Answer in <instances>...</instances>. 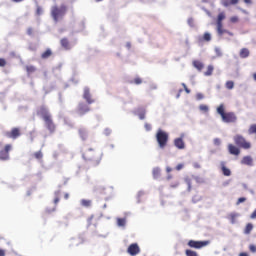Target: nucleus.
<instances>
[{
  "label": "nucleus",
  "mask_w": 256,
  "mask_h": 256,
  "mask_svg": "<svg viewBox=\"0 0 256 256\" xmlns=\"http://www.w3.org/2000/svg\"><path fill=\"white\" fill-rule=\"evenodd\" d=\"M67 11H68V8H67V5L65 4H62L60 6H52L50 15L54 23H59V21H61V19H63V17L67 15Z\"/></svg>",
  "instance_id": "obj_1"
},
{
  "label": "nucleus",
  "mask_w": 256,
  "mask_h": 256,
  "mask_svg": "<svg viewBox=\"0 0 256 256\" xmlns=\"http://www.w3.org/2000/svg\"><path fill=\"white\" fill-rule=\"evenodd\" d=\"M217 113L224 123H237V114L235 112H225V105L220 104Z\"/></svg>",
  "instance_id": "obj_2"
},
{
  "label": "nucleus",
  "mask_w": 256,
  "mask_h": 256,
  "mask_svg": "<svg viewBox=\"0 0 256 256\" xmlns=\"http://www.w3.org/2000/svg\"><path fill=\"white\" fill-rule=\"evenodd\" d=\"M223 19H225V12H221L218 14V18H217V34L218 37H220L221 39H227V37H225V35H230V37H233V32H230L227 29L223 28Z\"/></svg>",
  "instance_id": "obj_3"
},
{
  "label": "nucleus",
  "mask_w": 256,
  "mask_h": 256,
  "mask_svg": "<svg viewBox=\"0 0 256 256\" xmlns=\"http://www.w3.org/2000/svg\"><path fill=\"white\" fill-rule=\"evenodd\" d=\"M82 157L83 159H85V161H91L92 165L94 166L99 165V163H101V156H99V154H97V152L93 148L86 150L83 153Z\"/></svg>",
  "instance_id": "obj_4"
},
{
  "label": "nucleus",
  "mask_w": 256,
  "mask_h": 256,
  "mask_svg": "<svg viewBox=\"0 0 256 256\" xmlns=\"http://www.w3.org/2000/svg\"><path fill=\"white\" fill-rule=\"evenodd\" d=\"M156 141L160 149H165L169 143V134L163 130H158L156 133Z\"/></svg>",
  "instance_id": "obj_5"
},
{
  "label": "nucleus",
  "mask_w": 256,
  "mask_h": 256,
  "mask_svg": "<svg viewBox=\"0 0 256 256\" xmlns=\"http://www.w3.org/2000/svg\"><path fill=\"white\" fill-rule=\"evenodd\" d=\"M233 141L235 145L240 149H245V150L251 149V142L247 141V139H245V137H243V135L241 134L235 135L233 137Z\"/></svg>",
  "instance_id": "obj_6"
},
{
  "label": "nucleus",
  "mask_w": 256,
  "mask_h": 256,
  "mask_svg": "<svg viewBox=\"0 0 256 256\" xmlns=\"http://www.w3.org/2000/svg\"><path fill=\"white\" fill-rule=\"evenodd\" d=\"M187 245H188V247H190V249H203L204 247L211 245V241H209V240H203V241L189 240Z\"/></svg>",
  "instance_id": "obj_7"
},
{
  "label": "nucleus",
  "mask_w": 256,
  "mask_h": 256,
  "mask_svg": "<svg viewBox=\"0 0 256 256\" xmlns=\"http://www.w3.org/2000/svg\"><path fill=\"white\" fill-rule=\"evenodd\" d=\"M13 149L11 144H6L3 149L0 150V161H9V151Z\"/></svg>",
  "instance_id": "obj_8"
},
{
  "label": "nucleus",
  "mask_w": 256,
  "mask_h": 256,
  "mask_svg": "<svg viewBox=\"0 0 256 256\" xmlns=\"http://www.w3.org/2000/svg\"><path fill=\"white\" fill-rule=\"evenodd\" d=\"M91 111V108L87 105L85 102H80L77 107V113L80 115V117H83V115H87Z\"/></svg>",
  "instance_id": "obj_9"
},
{
  "label": "nucleus",
  "mask_w": 256,
  "mask_h": 256,
  "mask_svg": "<svg viewBox=\"0 0 256 256\" xmlns=\"http://www.w3.org/2000/svg\"><path fill=\"white\" fill-rule=\"evenodd\" d=\"M5 137L8 139H18V137H21V129L14 127L11 131L5 132Z\"/></svg>",
  "instance_id": "obj_10"
},
{
  "label": "nucleus",
  "mask_w": 256,
  "mask_h": 256,
  "mask_svg": "<svg viewBox=\"0 0 256 256\" xmlns=\"http://www.w3.org/2000/svg\"><path fill=\"white\" fill-rule=\"evenodd\" d=\"M127 253L131 256L139 255V253H141V248H139V244H130L127 249Z\"/></svg>",
  "instance_id": "obj_11"
},
{
  "label": "nucleus",
  "mask_w": 256,
  "mask_h": 256,
  "mask_svg": "<svg viewBox=\"0 0 256 256\" xmlns=\"http://www.w3.org/2000/svg\"><path fill=\"white\" fill-rule=\"evenodd\" d=\"M44 123H45L46 129H48L49 133H53L57 129V126L53 122L52 116H50V118H46L44 120Z\"/></svg>",
  "instance_id": "obj_12"
},
{
  "label": "nucleus",
  "mask_w": 256,
  "mask_h": 256,
  "mask_svg": "<svg viewBox=\"0 0 256 256\" xmlns=\"http://www.w3.org/2000/svg\"><path fill=\"white\" fill-rule=\"evenodd\" d=\"M37 115H41L43 121H45V119H49L51 117V113H49V109H47V107H45V106H41L38 109Z\"/></svg>",
  "instance_id": "obj_13"
},
{
  "label": "nucleus",
  "mask_w": 256,
  "mask_h": 256,
  "mask_svg": "<svg viewBox=\"0 0 256 256\" xmlns=\"http://www.w3.org/2000/svg\"><path fill=\"white\" fill-rule=\"evenodd\" d=\"M83 99H85L88 105H92V103H95V99L91 97V90L89 89V87L84 88Z\"/></svg>",
  "instance_id": "obj_14"
},
{
  "label": "nucleus",
  "mask_w": 256,
  "mask_h": 256,
  "mask_svg": "<svg viewBox=\"0 0 256 256\" xmlns=\"http://www.w3.org/2000/svg\"><path fill=\"white\" fill-rule=\"evenodd\" d=\"M228 151H229L230 155H236V156L240 155V153H241V150L233 144L228 145Z\"/></svg>",
  "instance_id": "obj_15"
},
{
  "label": "nucleus",
  "mask_w": 256,
  "mask_h": 256,
  "mask_svg": "<svg viewBox=\"0 0 256 256\" xmlns=\"http://www.w3.org/2000/svg\"><path fill=\"white\" fill-rule=\"evenodd\" d=\"M60 45L63 47V49H66V51H69L71 49V43H69V39L67 38H62L60 40Z\"/></svg>",
  "instance_id": "obj_16"
},
{
  "label": "nucleus",
  "mask_w": 256,
  "mask_h": 256,
  "mask_svg": "<svg viewBox=\"0 0 256 256\" xmlns=\"http://www.w3.org/2000/svg\"><path fill=\"white\" fill-rule=\"evenodd\" d=\"M174 145L177 149H185V142L183 141V138H176L174 140Z\"/></svg>",
  "instance_id": "obj_17"
},
{
  "label": "nucleus",
  "mask_w": 256,
  "mask_h": 256,
  "mask_svg": "<svg viewBox=\"0 0 256 256\" xmlns=\"http://www.w3.org/2000/svg\"><path fill=\"white\" fill-rule=\"evenodd\" d=\"M241 164L251 167V165H253V158L251 156H244L241 160Z\"/></svg>",
  "instance_id": "obj_18"
},
{
  "label": "nucleus",
  "mask_w": 256,
  "mask_h": 256,
  "mask_svg": "<svg viewBox=\"0 0 256 256\" xmlns=\"http://www.w3.org/2000/svg\"><path fill=\"white\" fill-rule=\"evenodd\" d=\"M192 65H193V67H195V69H197V71H203V68L205 67L203 62H201L199 60H194L192 62Z\"/></svg>",
  "instance_id": "obj_19"
},
{
  "label": "nucleus",
  "mask_w": 256,
  "mask_h": 256,
  "mask_svg": "<svg viewBox=\"0 0 256 256\" xmlns=\"http://www.w3.org/2000/svg\"><path fill=\"white\" fill-rule=\"evenodd\" d=\"M223 7H230V5H237L239 0H221Z\"/></svg>",
  "instance_id": "obj_20"
},
{
  "label": "nucleus",
  "mask_w": 256,
  "mask_h": 256,
  "mask_svg": "<svg viewBox=\"0 0 256 256\" xmlns=\"http://www.w3.org/2000/svg\"><path fill=\"white\" fill-rule=\"evenodd\" d=\"M221 170L225 177H231V170L227 167H225V163H221Z\"/></svg>",
  "instance_id": "obj_21"
},
{
  "label": "nucleus",
  "mask_w": 256,
  "mask_h": 256,
  "mask_svg": "<svg viewBox=\"0 0 256 256\" xmlns=\"http://www.w3.org/2000/svg\"><path fill=\"white\" fill-rule=\"evenodd\" d=\"M239 55H240L241 59H247V57H249V55H250L249 49H247V48H242V49L240 50Z\"/></svg>",
  "instance_id": "obj_22"
},
{
  "label": "nucleus",
  "mask_w": 256,
  "mask_h": 256,
  "mask_svg": "<svg viewBox=\"0 0 256 256\" xmlns=\"http://www.w3.org/2000/svg\"><path fill=\"white\" fill-rule=\"evenodd\" d=\"M78 133L82 139V141H87V130L85 128H80Z\"/></svg>",
  "instance_id": "obj_23"
},
{
  "label": "nucleus",
  "mask_w": 256,
  "mask_h": 256,
  "mask_svg": "<svg viewBox=\"0 0 256 256\" xmlns=\"http://www.w3.org/2000/svg\"><path fill=\"white\" fill-rule=\"evenodd\" d=\"M53 55V51L50 48L46 49L45 52L41 54V59H49Z\"/></svg>",
  "instance_id": "obj_24"
},
{
  "label": "nucleus",
  "mask_w": 256,
  "mask_h": 256,
  "mask_svg": "<svg viewBox=\"0 0 256 256\" xmlns=\"http://www.w3.org/2000/svg\"><path fill=\"white\" fill-rule=\"evenodd\" d=\"M213 71H215V67L213 65H208L207 71L204 72L205 77H211Z\"/></svg>",
  "instance_id": "obj_25"
},
{
  "label": "nucleus",
  "mask_w": 256,
  "mask_h": 256,
  "mask_svg": "<svg viewBox=\"0 0 256 256\" xmlns=\"http://www.w3.org/2000/svg\"><path fill=\"white\" fill-rule=\"evenodd\" d=\"M61 201V190L54 192V205H57Z\"/></svg>",
  "instance_id": "obj_26"
},
{
  "label": "nucleus",
  "mask_w": 256,
  "mask_h": 256,
  "mask_svg": "<svg viewBox=\"0 0 256 256\" xmlns=\"http://www.w3.org/2000/svg\"><path fill=\"white\" fill-rule=\"evenodd\" d=\"M152 175L154 179H158V177H161V168L159 167L154 168L152 171Z\"/></svg>",
  "instance_id": "obj_27"
},
{
  "label": "nucleus",
  "mask_w": 256,
  "mask_h": 256,
  "mask_svg": "<svg viewBox=\"0 0 256 256\" xmlns=\"http://www.w3.org/2000/svg\"><path fill=\"white\" fill-rule=\"evenodd\" d=\"M253 231V224L248 223L244 229L245 235H249Z\"/></svg>",
  "instance_id": "obj_28"
},
{
  "label": "nucleus",
  "mask_w": 256,
  "mask_h": 256,
  "mask_svg": "<svg viewBox=\"0 0 256 256\" xmlns=\"http://www.w3.org/2000/svg\"><path fill=\"white\" fill-rule=\"evenodd\" d=\"M126 223H127V219H125V218H118L117 219L118 227H125Z\"/></svg>",
  "instance_id": "obj_29"
},
{
  "label": "nucleus",
  "mask_w": 256,
  "mask_h": 256,
  "mask_svg": "<svg viewBox=\"0 0 256 256\" xmlns=\"http://www.w3.org/2000/svg\"><path fill=\"white\" fill-rule=\"evenodd\" d=\"M33 157H34V159L41 161V159H43V152L41 150L37 151L33 154Z\"/></svg>",
  "instance_id": "obj_30"
},
{
  "label": "nucleus",
  "mask_w": 256,
  "mask_h": 256,
  "mask_svg": "<svg viewBox=\"0 0 256 256\" xmlns=\"http://www.w3.org/2000/svg\"><path fill=\"white\" fill-rule=\"evenodd\" d=\"M185 255L186 256H199V254L196 251L191 250V249L185 250Z\"/></svg>",
  "instance_id": "obj_31"
},
{
  "label": "nucleus",
  "mask_w": 256,
  "mask_h": 256,
  "mask_svg": "<svg viewBox=\"0 0 256 256\" xmlns=\"http://www.w3.org/2000/svg\"><path fill=\"white\" fill-rule=\"evenodd\" d=\"M200 40L206 41L207 43H209V41H211V34L209 32H205L202 39Z\"/></svg>",
  "instance_id": "obj_32"
},
{
  "label": "nucleus",
  "mask_w": 256,
  "mask_h": 256,
  "mask_svg": "<svg viewBox=\"0 0 256 256\" xmlns=\"http://www.w3.org/2000/svg\"><path fill=\"white\" fill-rule=\"evenodd\" d=\"M82 207H91V200H87V199H82L80 201Z\"/></svg>",
  "instance_id": "obj_33"
},
{
  "label": "nucleus",
  "mask_w": 256,
  "mask_h": 256,
  "mask_svg": "<svg viewBox=\"0 0 256 256\" xmlns=\"http://www.w3.org/2000/svg\"><path fill=\"white\" fill-rule=\"evenodd\" d=\"M228 219H229V221H231L232 224H234L236 219H237V214L236 213H230L228 215Z\"/></svg>",
  "instance_id": "obj_34"
},
{
  "label": "nucleus",
  "mask_w": 256,
  "mask_h": 256,
  "mask_svg": "<svg viewBox=\"0 0 256 256\" xmlns=\"http://www.w3.org/2000/svg\"><path fill=\"white\" fill-rule=\"evenodd\" d=\"M199 110L202 111L203 113H208L209 112V106H207L205 104H201L199 106Z\"/></svg>",
  "instance_id": "obj_35"
},
{
  "label": "nucleus",
  "mask_w": 256,
  "mask_h": 256,
  "mask_svg": "<svg viewBox=\"0 0 256 256\" xmlns=\"http://www.w3.org/2000/svg\"><path fill=\"white\" fill-rule=\"evenodd\" d=\"M225 86H226V89H229V90H231V89H233L234 87H235V82H233V81H227L226 82V84H225Z\"/></svg>",
  "instance_id": "obj_36"
},
{
  "label": "nucleus",
  "mask_w": 256,
  "mask_h": 256,
  "mask_svg": "<svg viewBox=\"0 0 256 256\" xmlns=\"http://www.w3.org/2000/svg\"><path fill=\"white\" fill-rule=\"evenodd\" d=\"M26 71L27 73L31 74V73H35V71H37V68H35V66H26Z\"/></svg>",
  "instance_id": "obj_37"
},
{
  "label": "nucleus",
  "mask_w": 256,
  "mask_h": 256,
  "mask_svg": "<svg viewBox=\"0 0 256 256\" xmlns=\"http://www.w3.org/2000/svg\"><path fill=\"white\" fill-rule=\"evenodd\" d=\"M171 189H177L179 187V180H174L173 182L170 183Z\"/></svg>",
  "instance_id": "obj_38"
},
{
  "label": "nucleus",
  "mask_w": 256,
  "mask_h": 256,
  "mask_svg": "<svg viewBox=\"0 0 256 256\" xmlns=\"http://www.w3.org/2000/svg\"><path fill=\"white\" fill-rule=\"evenodd\" d=\"M215 53L217 57H223V50L221 48H215Z\"/></svg>",
  "instance_id": "obj_39"
},
{
  "label": "nucleus",
  "mask_w": 256,
  "mask_h": 256,
  "mask_svg": "<svg viewBox=\"0 0 256 256\" xmlns=\"http://www.w3.org/2000/svg\"><path fill=\"white\" fill-rule=\"evenodd\" d=\"M134 83L135 85H141V83H143V80L140 77H137L134 79Z\"/></svg>",
  "instance_id": "obj_40"
},
{
  "label": "nucleus",
  "mask_w": 256,
  "mask_h": 256,
  "mask_svg": "<svg viewBox=\"0 0 256 256\" xmlns=\"http://www.w3.org/2000/svg\"><path fill=\"white\" fill-rule=\"evenodd\" d=\"M36 15H43V8L41 6H38L36 9Z\"/></svg>",
  "instance_id": "obj_41"
},
{
  "label": "nucleus",
  "mask_w": 256,
  "mask_h": 256,
  "mask_svg": "<svg viewBox=\"0 0 256 256\" xmlns=\"http://www.w3.org/2000/svg\"><path fill=\"white\" fill-rule=\"evenodd\" d=\"M7 65V61L4 58H0V67H5Z\"/></svg>",
  "instance_id": "obj_42"
},
{
  "label": "nucleus",
  "mask_w": 256,
  "mask_h": 256,
  "mask_svg": "<svg viewBox=\"0 0 256 256\" xmlns=\"http://www.w3.org/2000/svg\"><path fill=\"white\" fill-rule=\"evenodd\" d=\"M196 99L198 101H201V99H205V96L202 93H198V94H196Z\"/></svg>",
  "instance_id": "obj_43"
},
{
  "label": "nucleus",
  "mask_w": 256,
  "mask_h": 256,
  "mask_svg": "<svg viewBox=\"0 0 256 256\" xmlns=\"http://www.w3.org/2000/svg\"><path fill=\"white\" fill-rule=\"evenodd\" d=\"M245 201H247V198L241 197V198L238 199L237 205H240V203H245Z\"/></svg>",
  "instance_id": "obj_44"
},
{
  "label": "nucleus",
  "mask_w": 256,
  "mask_h": 256,
  "mask_svg": "<svg viewBox=\"0 0 256 256\" xmlns=\"http://www.w3.org/2000/svg\"><path fill=\"white\" fill-rule=\"evenodd\" d=\"M249 250L251 251V253H256V246L253 245V244H251V245L249 246Z\"/></svg>",
  "instance_id": "obj_45"
},
{
  "label": "nucleus",
  "mask_w": 256,
  "mask_h": 256,
  "mask_svg": "<svg viewBox=\"0 0 256 256\" xmlns=\"http://www.w3.org/2000/svg\"><path fill=\"white\" fill-rule=\"evenodd\" d=\"M144 127H145L146 131H151V129H152V126H151V124H149V123H146V124L144 125Z\"/></svg>",
  "instance_id": "obj_46"
},
{
  "label": "nucleus",
  "mask_w": 256,
  "mask_h": 256,
  "mask_svg": "<svg viewBox=\"0 0 256 256\" xmlns=\"http://www.w3.org/2000/svg\"><path fill=\"white\" fill-rule=\"evenodd\" d=\"M183 167H185L184 164H178V165L176 166V171H181V169H183Z\"/></svg>",
  "instance_id": "obj_47"
},
{
  "label": "nucleus",
  "mask_w": 256,
  "mask_h": 256,
  "mask_svg": "<svg viewBox=\"0 0 256 256\" xmlns=\"http://www.w3.org/2000/svg\"><path fill=\"white\" fill-rule=\"evenodd\" d=\"M193 167H194V169H201V164H199V162H195L193 164Z\"/></svg>",
  "instance_id": "obj_48"
},
{
  "label": "nucleus",
  "mask_w": 256,
  "mask_h": 256,
  "mask_svg": "<svg viewBox=\"0 0 256 256\" xmlns=\"http://www.w3.org/2000/svg\"><path fill=\"white\" fill-rule=\"evenodd\" d=\"M230 21H231L232 23H237V22L239 21V18H237V16H234V17H232V18L230 19Z\"/></svg>",
  "instance_id": "obj_49"
},
{
  "label": "nucleus",
  "mask_w": 256,
  "mask_h": 256,
  "mask_svg": "<svg viewBox=\"0 0 256 256\" xmlns=\"http://www.w3.org/2000/svg\"><path fill=\"white\" fill-rule=\"evenodd\" d=\"M224 37H226V38H222V39H225L226 41H231V37H233V36H231L229 34H224Z\"/></svg>",
  "instance_id": "obj_50"
},
{
  "label": "nucleus",
  "mask_w": 256,
  "mask_h": 256,
  "mask_svg": "<svg viewBox=\"0 0 256 256\" xmlns=\"http://www.w3.org/2000/svg\"><path fill=\"white\" fill-rule=\"evenodd\" d=\"M182 85H183L184 91H185L186 93H191V90H189V88H187V85H185V83H183Z\"/></svg>",
  "instance_id": "obj_51"
},
{
  "label": "nucleus",
  "mask_w": 256,
  "mask_h": 256,
  "mask_svg": "<svg viewBox=\"0 0 256 256\" xmlns=\"http://www.w3.org/2000/svg\"><path fill=\"white\" fill-rule=\"evenodd\" d=\"M214 144L215 145H220L221 144V140L219 138H215L214 139Z\"/></svg>",
  "instance_id": "obj_52"
},
{
  "label": "nucleus",
  "mask_w": 256,
  "mask_h": 256,
  "mask_svg": "<svg viewBox=\"0 0 256 256\" xmlns=\"http://www.w3.org/2000/svg\"><path fill=\"white\" fill-rule=\"evenodd\" d=\"M250 219H256V210L252 212V214L250 215Z\"/></svg>",
  "instance_id": "obj_53"
},
{
  "label": "nucleus",
  "mask_w": 256,
  "mask_h": 256,
  "mask_svg": "<svg viewBox=\"0 0 256 256\" xmlns=\"http://www.w3.org/2000/svg\"><path fill=\"white\" fill-rule=\"evenodd\" d=\"M27 35H33V28H28L27 29Z\"/></svg>",
  "instance_id": "obj_54"
},
{
  "label": "nucleus",
  "mask_w": 256,
  "mask_h": 256,
  "mask_svg": "<svg viewBox=\"0 0 256 256\" xmlns=\"http://www.w3.org/2000/svg\"><path fill=\"white\" fill-rule=\"evenodd\" d=\"M171 171H173L172 167L167 166L166 167V173H171Z\"/></svg>",
  "instance_id": "obj_55"
},
{
  "label": "nucleus",
  "mask_w": 256,
  "mask_h": 256,
  "mask_svg": "<svg viewBox=\"0 0 256 256\" xmlns=\"http://www.w3.org/2000/svg\"><path fill=\"white\" fill-rule=\"evenodd\" d=\"M139 119H141V120L145 119V113H140L139 114Z\"/></svg>",
  "instance_id": "obj_56"
},
{
  "label": "nucleus",
  "mask_w": 256,
  "mask_h": 256,
  "mask_svg": "<svg viewBox=\"0 0 256 256\" xmlns=\"http://www.w3.org/2000/svg\"><path fill=\"white\" fill-rule=\"evenodd\" d=\"M172 179H173V175L168 174L167 177H166V180L170 181V180H172Z\"/></svg>",
  "instance_id": "obj_57"
},
{
  "label": "nucleus",
  "mask_w": 256,
  "mask_h": 256,
  "mask_svg": "<svg viewBox=\"0 0 256 256\" xmlns=\"http://www.w3.org/2000/svg\"><path fill=\"white\" fill-rule=\"evenodd\" d=\"M98 193H100V194L105 193V188H99V189H98Z\"/></svg>",
  "instance_id": "obj_58"
},
{
  "label": "nucleus",
  "mask_w": 256,
  "mask_h": 256,
  "mask_svg": "<svg viewBox=\"0 0 256 256\" xmlns=\"http://www.w3.org/2000/svg\"><path fill=\"white\" fill-rule=\"evenodd\" d=\"M243 1L244 3H246V5H251V3H253L252 0H243Z\"/></svg>",
  "instance_id": "obj_59"
},
{
  "label": "nucleus",
  "mask_w": 256,
  "mask_h": 256,
  "mask_svg": "<svg viewBox=\"0 0 256 256\" xmlns=\"http://www.w3.org/2000/svg\"><path fill=\"white\" fill-rule=\"evenodd\" d=\"M0 256H5V250L0 249Z\"/></svg>",
  "instance_id": "obj_60"
},
{
  "label": "nucleus",
  "mask_w": 256,
  "mask_h": 256,
  "mask_svg": "<svg viewBox=\"0 0 256 256\" xmlns=\"http://www.w3.org/2000/svg\"><path fill=\"white\" fill-rule=\"evenodd\" d=\"M239 256H249V254H247V252H242L239 254Z\"/></svg>",
  "instance_id": "obj_61"
},
{
  "label": "nucleus",
  "mask_w": 256,
  "mask_h": 256,
  "mask_svg": "<svg viewBox=\"0 0 256 256\" xmlns=\"http://www.w3.org/2000/svg\"><path fill=\"white\" fill-rule=\"evenodd\" d=\"M64 199H69V193L64 194Z\"/></svg>",
  "instance_id": "obj_62"
},
{
  "label": "nucleus",
  "mask_w": 256,
  "mask_h": 256,
  "mask_svg": "<svg viewBox=\"0 0 256 256\" xmlns=\"http://www.w3.org/2000/svg\"><path fill=\"white\" fill-rule=\"evenodd\" d=\"M105 132H106V135H109V133H111L109 129H106Z\"/></svg>",
  "instance_id": "obj_63"
},
{
  "label": "nucleus",
  "mask_w": 256,
  "mask_h": 256,
  "mask_svg": "<svg viewBox=\"0 0 256 256\" xmlns=\"http://www.w3.org/2000/svg\"><path fill=\"white\" fill-rule=\"evenodd\" d=\"M253 79L256 81V73L253 74Z\"/></svg>",
  "instance_id": "obj_64"
}]
</instances>
